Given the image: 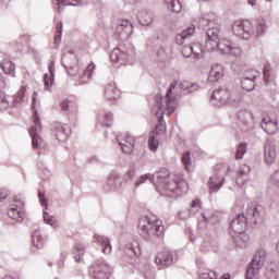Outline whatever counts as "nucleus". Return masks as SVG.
<instances>
[{
  "label": "nucleus",
  "mask_w": 279,
  "mask_h": 279,
  "mask_svg": "<svg viewBox=\"0 0 279 279\" xmlns=\"http://www.w3.org/2000/svg\"><path fill=\"white\" fill-rule=\"evenodd\" d=\"M146 180L154 184L160 195H166L167 197H180L189 191L186 181L182 180V178L171 180L169 178V170L167 169H161L154 174H143L134 182L136 189H138L141 184H145Z\"/></svg>",
  "instance_id": "1"
},
{
  "label": "nucleus",
  "mask_w": 279,
  "mask_h": 279,
  "mask_svg": "<svg viewBox=\"0 0 279 279\" xmlns=\"http://www.w3.org/2000/svg\"><path fill=\"white\" fill-rule=\"evenodd\" d=\"M173 88H175V83L170 84L165 97V104H162V96H156L158 108L156 117L158 119V123L155 126V131L153 132V134L156 136H162V134L167 133V123H165V114L166 117H171L175 112V98L173 97Z\"/></svg>",
  "instance_id": "2"
},
{
  "label": "nucleus",
  "mask_w": 279,
  "mask_h": 279,
  "mask_svg": "<svg viewBox=\"0 0 279 279\" xmlns=\"http://www.w3.org/2000/svg\"><path fill=\"white\" fill-rule=\"evenodd\" d=\"M206 35L207 41L205 49H207V51H219L222 56H231V58H241V56H243V49L239 46H234L230 39H219L218 26L208 28Z\"/></svg>",
  "instance_id": "3"
},
{
  "label": "nucleus",
  "mask_w": 279,
  "mask_h": 279,
  "mask_svg": "<svg viewBox=\"0 0 279 279\" xmlns=\"http://www.w3.org/2000/svg\"><path fill=\"white\" fill-rule=\"evenodd\" d=\"M264 217L265 210H263L262 206L252 205L247 207L245 214H239L232 219L229 229L231 236L243 234L247 228V223L248 226H256L263 221Z\"/></svg>",
  "instance_id": "4"
},
{
  "label": "nucleus",
  "mask_w": 279,
  "mask_h": 279,
  "mask_svg": "<svg viewBox=\"0 0 279 279\" xmlns=\"http://www.w3.org/2000/svg\"><path fill=\"white\" fill-rule=\"evenodd\" d=\"M61 64L72 77L78 75L80 84H88V80L93 77V71H95L96 68V65L90 62L85 70L80 72V62L77 61V56L73 52L64 53L61 59Z\"/></svg>",
  "instance_id": "5"
},
{
  "label": "nucleus",
  "mask_w": 279,
  "mask_h": 279,
  "mask_svg": "<svg viewBox=\"0 0 279 279\" xmlns=\"http://www.w3.org/2000/svg\"><path fill=\"white\" fill-rule=\"evenodd\" d=\"M138 232L147 241L156 243L158 239L165 236V226L162 221L156 218L143 216L138 220Z\"/></svg>",
  "instance_id": "6"
},
{
  "label": "nucleus",
  "mask_w": 279,
  "mask_h": 279,
  "mask_svg": "<svg viewBox=\"0 0 279 279\" xmlns=\"http://www.w3.org/2000/svg\"><path fill=\"white\" fill-rule=\"evenodd\" d=\"M211 101L215 106H232L239 108L243 104V94L236 89L222 86L213 92Z\"/></svg>",
  "instance_id": "7"
},
{
  "label": "nucleus",
  "mask_w": 279,
  "mask_h": 279,
  "mask_svg": "<svg viewBox=\"0 0 279 279\" xmlns=\"http://www.w3.org/2000/svg\"><path fill=\"white\" fill-rule=\"evenodd\" d=\"M136 56V51L134 50V46L132 43L125 40L118 45L111 51L110 60L113 64H125V62H130Z\"/></svg>",
  "instance_id": "8"
},
{
  "label": "nucleus",
  "mask_w": 279,
  "mask_h": 279,
  "mask_svg": "<svg viewBox=\"0 0 279 279\" xmlns=\"http://www.w3.org/2000/svg\"><path fill=\"white\" fill-rule=\"evenodd\" d=\"M231 31L233 36H236L241 40H251V38H254V23L248 20L233 22Z\"/></svg>",
  "instance_id": "9"
},
{
  "label": "nucleus",
  "mask_w": 279,
  "mask_h": 279,
  "mask_svg": "<svg viewBox=\"0 0 279 279\" xmlns=\"http://www.w3.org/2000/svg\"><path fill=\"white\" fill-rule=\"evenodd\" d=\"M265 260H267V252L265 250H258L246 267L245 279H256L258 271L265 265Z\"/></svg>",
  "instance_id": "10"
},
{
  "label": "nucleus",
  "mask_w": 279,
  "mask_h": 279,
  "mask_svg": "<svg viewBox=\"0 0 279 279\" xmlns=\"http://www.w3.org/2000/svg\"><path fill=\"white\" fill-rule=\"evenodd\" d=\"M89 271L93 274L94 279H109L110 274H112V267L106 259L98 258L92 264Z\"/></svg>",
  "instance_id": "11"
},
{
  "label": "nucleus",
  "mask_w": 279,
  "mask_h": 279,
  "mask_svg": "<svg viewBox=\"0 0 279 279\" xmlns=\"http://www.w3.org/2000/svg\"><path fill=\"white\" fill-rule=\"evenodd\" d=\"M34 125H32L28 130V134L32 138V145L34 149H38L43 147V138L38 136L40 130H43V124H40V116H38V111L35 110V114L33 116Z\"/></svg>",
  "instance_id": "12"
},
{
  "label": "nucleus",
  "mask_w": 279,
  "mask_h": 279,
  "mask_svg": "<svg viewBox=\"0 0 279 279\" xmlns=\"http://www.w3.org/2000/svg\"><path fill=\"white\" fill-rule=\"evenodd\" d=\"M134 32V26L132 25V22L129 20H119L117 22L116 28H114V34L121 40H128L130 36H132V33Z\"/></svg>",
  "instance_id": "13"
},
{
  "label": "nucleus",
  "mask_w": 279,
  "mask_h": 279,
  "mask_svg": "<svg viewBox=\"0 0 279 279\" xmlns=\"http://www.w3.org/2000/svg\"><path fill=\"white\" fill-rule=\"evenodd\" d=\"M117 141L123 151V154H132L134 151V145H136V140L134 136L124 133L117 136Z\"/></svg>",
  "instance_id": "14"
},
{
  "label": "nucleus",
  "mask_w": 279,
  "mask_h": 279,
  "mask_svg": "<svg viewBox=\"0 0 279 279\" xmlns=\"http://www.w3.org/2000/svg\"><path fill=\"white\" fill-rule=\"evenodd\" d=\"M278 158V151L276 150V143L267 141L264 145V160L266 165H274Z\"/></svg>",
  "instance_id": "15"
},
{
  "label": "nucleus",
  "mask_w": 279,
  "mask_h": 279,
  "mask_svg": "<svg viewBox=\"0 0 279 279\" xmlns=\"http://www.w3.org/2000/svg\"><path fill=\"white\" fill-rule=\"evenodd\" d=\"M260 128L262 130H264V132H266V134H278V120L270 119L269 117H264L260 123Z\"/></svg>",
  "instance_id": "16"
},
{
  "label": "nucleus",
  "mask_w": 279,
  "mask_h": 279,
  "mask_svg": "<svg viewBox=\"0 0 279 279\" xmlns=\"http://www.w3.org/2000/svg\"><path fill=\"white\" fill-rule=\"evenodd\" d=\"M223 182H226L223 179V172H215L208 180L209 191L211 193H217L219 189L223 186Z\"/></svg>",
  "instance_id": "17"
},
{
  "label": "nucleus",
  "mask_w": 279,
  "mask_h": 279,
  "mask_svg": "<svg viewBox=\"0 0 279 279\" xmlns=\"http://www.w3.org/2000/svg\"><path fill=\"white\" fill-rule=\"evenodd\" d=\"M155 264L159 269H165V267H171L173 265V255H171V252L166 251L162 254H158L155 257Z\"/></svg>",
  "instance_id": "18"
},
{
  "label": "nucleus",
  "mask_w": 279,
  "mask_h": 279,
  "mask_svg": "<svg viewBox=\"0 0 279 279\" xmlns=\"http://www.w3.org/2000/svg\"><path fill=\"white\" fill-rule=\"evenodd\" d=\"M105 98L107 101L114 104L121 99V90H119L116 84H108L105 87Z\"/></svg>",
  "instance_id": "19"
},
{
  "label": "nucleus",
  "mask_w": 279,
  "mask_h": 279,
  "mask_svg": "<svg viewBox=\"0 0 279 279\" xmlns=\"http://www.w3.org/2000/svg\"><path fill=\"white\" fill-rule=\"evenodd\" d=\"M195 35V26L191 25L183 29L181 33L175 35V44L182 47L186 40H191L193 36Z\"/></svg>",
  "instance_id": "20"
},
{
  "label": "nucleus",
  "mask_w": 279,
  "mask_h": 279,
  "mask_svg": "<svg viewBox=\"0 0 279 279\" xmlns=\"http://www.w3.org/2000/svg\"><path fill=\"white\" fill-rule=\"evenodd\" d=\"M267 33V22L263 17H258L253 23V38L265 36Z\"/></svg>",
  "instance_id": "21"
},
{
  "label": "nucleus",
  "mask_w": 279,
  "mask_h": 279,
  "mask_svg": "<svg viewBox=\"0 0 279 279\" xmlns=\"http://www.w3.org/2000/svg\"><path fill=\"white\" fill-rule=\"evenodd\" d=\"M223 75H226L223 65L216 63V64L211 65L209 76H208V82H211V84L215 82H219V80H221V77H223Z\"/></svg>",
  "instance_id": "22"
},
{
  "label": "nucleus",
  "mask_w": 279,
  "mask_h": 279,
  "mask_svg": "<svg viewBox=\"0 0 279 279\" xmlns=\"http://www.w3.org/2000/svg\"><path fill=\"white\" fill-rule=\"evenodd\" d=\"M14 202L16 205H14L8 210V217H10V219H14V221H22L23 211H21V208L23 206V203L22 201H19V198H15Z\"/></svg>",
  "instance_id": "23"
},
{
  "label": "nucleus",
  "mask_w": 279,
  "mask_h": 279,
  "mask_svg": "<svg viewBox=\"0 0 279 279\" xmlns=\"http://www.w3.org/2000/svg\"><path fill=\"white\" fill-rule=\"evenodd\" d=\"M71 132V129H69V125L65 124H58L56 126V138L59 141V143H64L69 138V134Z\"/></svg>",
  "instance_id": "24"
},
{
  "label": "nucleus",
  "mask_w": 279,
  "mask_h": 279,
  "mask_svg": "<svg viewBox=\"0 0 279 279\" xmlns=\"http://www.w3.org/2000/svg\"><path fill=\"white\" fill-rule=\"evenodd\" d=\"M49 74L44 75V84L46 88L53 86L56 82V63L53 61L48 65Z\"/></svg>",
  "instance_id": "25"
},
{
  "label": "nucleus",
  "mask_w": 279,
  "mask_h": 279,
  "mask_svg": "<svg viewBox=\"0 0 279 279\" xmlns=\"http://www.w3.org/2000/svg\"><path fill=\"white\" fill-rule=\"evenodd\" d=\"M94 241L98 245L102 246V254H110L112 252V245L110 244V240L104 235L95 234Z\"/></svg>",
  "instance_id": "26"
},
{
  "label": "nucleus",
  "mask_w": 279,
  "mask_h": 279,
  "mask_svg": "<svg viewBox=\"0 0 279 279\" xmlns=\"http://www.w3.org/2000/svg\"><path fill=\"white\" fill-rule=\"evenodd\" d=\"M60 108L68 114H75V112H77V102H75V100L63 99L60 102Z\"/></svg>",
  "instance_id": "27"
},
{
  "label": "nucleus",
  "mask_w": 279,
  "mask_h": 279,
  "mask_svg": "<svg viewBox=\"0 0 279 279\" xmlns=\"http://www.w3.org/2000/svg\"><path fill=\"white\" fill-rule=\"evenodd\" d=\"M137 21H138L140 25L148 27V25L154 23V13H151L149 11H141L137 14Z\"/></svg>",
  "instance_id": "28"
},
{
  "label": "nucleus",
  "mask_w": 279,
  "mask_h": 279,
  "mask_svg": "<svg viewBox=\"0 0 279 279\" xmlns=\"http://www.w3.org/2000/svg\"><path fill=\"white\" fill-rule=\"evenodd\" d=\"M72 254L76 263H82V258H84V254H86V244L82 242L76 243L74 245Z\"/></svg>",
  "instance_id": "29"
},
{
  "label": "nucleus",
  "mask_w": 279,
  "mask_h": 279,
  "mask_svg": "<svg viewBox=\"0 0 279 279\" xmlns=\"http://www.w3.org/2000/svg\"><path fill=\"white\" fill-rule=\"evenodd\" d=\"M231 236L236 247H247V243L250 242V235L246 234L245 231H243L242 233H234Z\"/></svg>",
  "instance_id": "30"
},
{
  "label": "nucleus",
  "mask_w": 279,
  "mask_h": 279,
  "mask_svg": "<svg viewBox=\"0 0 279 279\" xmlns=\"http://www.w3.org/2000/svg\"><path fill=\"white\" fill-rule=\"evenodd\" d=\"M217 221H218V218L215 214H210L206 211L201 215V218L198 220V226H201V228H205L206 223L215 225L217 223Z\"/></svg>",
  "instance_id": "31"
},
{
  "label": "nucleus",
  "mask_w": 279,
  "mask_h": 279,
  "mask_svg": "<svg viewBox=\"0 0 279 279\" xmlns=\"http://www.w3.org/2000/svg\"><path fill=\"white\" fill-rule=\"evenodd\" d=\"M179 88L183 90V93H195V90H199V85L190 81H181Z\"/></svg>",
  "instance_id": "32"
},
{
  "label": "nucleus",
  "mask_w": 279,
  "mask_h": 279,
  "mask_svg": "<svg viewBox=\"0 0 279 279\" xmlns=\"http://www.w3.org/2000/svg\"><path fill=\"white\" fill-rule=\"evenodd\" d=\"M192 58H194V60H202V58H204V46L202 44H192Z\"/></svg>",
  "instance_id": "33"
},
{
  "label": "nucleus",
  "mask_w": 279,
  "mask_h": 279,
  "mask_svg": "<svg viewBox=\"0 0 279 279\" xmlns=\"http://www.w3.org/2000/svg\"><path fill=\"white\" fill-rule=\"evenodd\" d=\"M0 69H2L3 73H5L7 75H13L16 68L10 59H4L0 63Z\"/></svg>",
  "instance_id": "34"
},
{
  "label": "nucleus",
  "mask_w": 279,
  "mask_h": 279,
  "mask_svg": "<svg viewBox=\"0 0 279 279\" xmlns=\"http://www.w3.org/2000/svg\"><path fill=\"white\" fill-rule=\"evenodd\" d=\"M62 22H57L56 23V34H54V40H53V45H54V49H58V47H60V43H62Z\"/></svg>",
  "instance_id": "35"
},
{
  "label": "nucleus",
  "mask_w": 279,
  "mask_h": 279,
  "mask_svg": "<svg viewBox=\"0 0 279 279\" xmlns=\"http://www.w3.org/2000/svg\"><path fill=\"white\" fill-rule=\"evenodd\" d=\"M204 21H205L208 29H213V27H219V24H217V14H215V13L205 14Z\"/></svg>",
  "instance_id": "36"
},
{
  "label": "nucleus",
  "mask_w": 279,
  "mask_h": 279,
  "mask_svg": "<svg viewBox=\"0 0 279 279\" xmlns=\"http://www.w3.org/2000/svg\"><path fill=\"white\" fill-rule=\"evenodd\" d=\"M165 4L168 10H171V12H175L177 14L182 12V4L180 3V0H165Z\"/></svg>",
  "instance_id": "37"
},
{
  "label": "nucleus",
  "mask_w": 279,
  "mask_h": 279,
  "mask_svg": "<svg viewBox=\"0 0 279 279\" xmlns=\"http://www.w3.org/2000/svg\"><path fill=\"white\" fill-rule=\"evenodd\" d=\"M107 184L109 189H111V191H117V189L121 186V181L119 180V177H117L116 174H110L107 178Z\"/></svg>",
  "instance_id": "38"
},
{
  "label": "nucleus",
  "mask_w": 279,
  "mask_h": 279,
  "mask_svg": "<svg viewBox=\"0 0 279 279\" xmlns=\"http://www.w3.org/2000/svg\"><path fill=\"white\" fill-rule=\"evenodd\" d=\"M32 239L35 247L40 248L43 245H45V238H43L40 230H36L33 233Z\"/></svg>",
  "instance_id": "39"
},
{
  "label": "nucleus",
  "mask_w": 279,
  "mask_h": 279,
  "mask_svg": "<svg viewBox=\"0 0 279 279\" xmlns=\"http://www.w3.org/2000/svg\"><path fill=\"white\" fill-rule=\"evenodd\" d=\"M241 86L243 90H247L248 93L256 88V81H252L250 78H241Z\"/></svg>",
  "instance_id": "40"
},
{
  "label": "nucleus",
  "mask_w": 279,
  "mask_h": 279,
  "mask_svg": "<svg viewBox=\"0 0 279 279\" xmlns=\"http://www.w3.org/2000/svg\"><path fill=\"white\" fill-rule=\"evenodd\" d=\"M99 123L102 128H110L112 125V113L106 112L99 118Z\"/></svg>",
  "instance_id": "41"
},
{
  "label": "nucleus",
  "mask_w": 279,
  "mask_h": 279,
  "mask_svg": "<svg viewBox=\"0 0 279 279\" xmlns=\"http://www.w3.org/2000/svg\"><path fill=\"white\" fill-rule=\"evenodd\" d=\"M250 120H241L240 121V129L242 130V132H250V130H252V128H254V124L252 123V114L246 113Z\"/></svg>",
  "instance_id": "42"
},
{
  "label": "nucleus",
  "mask_w": 279,
  "mask_h": 279,
  "mask_svg": "<svg viewBox=\"0 0 279 279\" xmlns=\"http://www.w3.org/2000/svg\"><path fill=\"white\" fill-rule=\"evenodd\" d=\"M242 77L256 82L257 77H260V72H258V70L248 69L244 72Z\"/></svg>",
  "instance_id": "43"
},
{
  "label": "nucleus",
  "mask_w": 279,
  "mask_h": 279,
  "mask_svg": "<svg viewBox=\"0 0 279 279\" xmlns=\"http://www.w3.org/2000/svg\"><path fill=\"white\" fill-rule=\"evenodd\" d=\"M247 154V144L246 143H241L239 144L235 153V160H241L243 157Z\"/></svg>",
  "instance_id": "44"
},
{
  "label": "nucleus",
  "mask_w": 279,
  "mask_h": 279,
  "mask_svg": "<svg viewBox=\"0 0 279 279\" xmlns=\"http://www.w3.org/2000/svg\"><path fill=\"white\" fill-rule=\"evenodd\" d=\"M266 278L279 279L278 266L270 265L266 270Z\"/></svg>",
  "instance_id": "45"
},
{
  "label": "nucleus",
  "mask_w": 279,
  "mask_h": 279,
  "mask_svg": "<svg viewBox=\"0 0 279 279\" xmlns=\"http://www.w3.org/2000/svg\"><path fill=\"white\" fill-rule=\"evenodd\" d=\"M199 208H202V201H199V199L193 201L192 205H191V209L186 210L187 216H184V217L185 218L186 217H193V215H195V210H199Z\"/></svg>",
  "instance_id": "46"
},
{
  "label": "nucleus",
  "mask_w": 279,
  "mask_h": 279,
  "mask_svg": "<svg viewBox=\"0 0 279 279\" xmlns=\"http://www.w3.org/2000/svg\"><path fill=\"white\" fill-rule=\"evenodd\" d=\"M158 138L156 137V135H154V133L150 134V136L148 137V146L150 151H158Z\"/></svg>",
  "instance_id": "47"
},
{
  "label": "nucleus",
  "mask_w": 279,
  "mask_h": 279,
  "mask_svg": "<svg viewBox=\"0 0 279 279\" xmlns=\"http://www.w3.org/2000/svg\"><path fill=\"white\" fill-rule=\"evenodd\" d=\"M199 279H217V272L215 271L202 272L199 275ZM222 279H230V275H223Z\"/></svg>",
  "instance_id": "48"
},
{
  "label": "nucleus",
  "mask_w": 279,
  "mask_h": 279,
  "mask_svg": "<svg viewBox=\"0 0 279 279\" xmlns=\"http://www.w3.org/2000/svg\"><path fill=\"white\" fill-rule=\"evenodd\" d=\"M252 169L247 165H243L238 169V175H241L242 178H250V172Z\"/></svg>",
  "instance_id": "49"
},
{
  "label": "nucleus",
  "mask_w": 279,
  "mask_h": 279,
  "mask_svg": "<svg viewBox=\"0 0 279 279\" xmlns=\"http://www.w3.org/2000/svg\"><path fill=\"white\" fill-rule=\"evenodd\" d=\"M25 97V86H22L21 89L16 93V95L13 98V104L16 106V104H21Z\"/></svg>",
  "instance_id": "50"
},
{
  "label": "nucleus",
  "mask_w": 279,
  "mask_h": 279,
  "mask_svg": "<svg viewBox=\"0 0 279 279\" xmlns=\"http://www.w3.org/2000/svg\"><path fill=\"white\" fill-rule=\"evenodd\" d=\"M182 162H183V166L185 167V169L187 171H191V153H184L182 155Z\"/></svg>",
  "instance_id": "51"
},
{
  "label": "nucleus",
  "mask_w": 279,
  "mask_h": 279,
  "mask_svg": "<svg viewBox=\"0 0 279 279\" xmlns=\"http://www.w3.org/2000/svg\"><path fill=\"white\" fill-rule=\"evenodd\" d=\"M182 53L184 58H193V44L183 46Z\"/></svg>",
  "instance_id": "52"
},
{
  "label": "nucleus",
  "mask_w": 279,
  "mask_h": 279,
  "mask_svg": "<svg viewBox=\"0 0 279 279\" xmlns=\"http://www.w3.org/2000/svg\"><path fill=\"white\" fill-rule=\"evenodd\" d=\"M271 80H274V74L271 73L269 65H266L264 68V81L271 82Z\"/></svg>",
  "instance_id": "53"
},
{
  "label": "nucleus",
  "mask_w": 279,
  "mask_h": 279,
  "mask_svg": "<svg viewBox=\"0 0 279 279\" xmlns=\"http://www.w3.org/2000/svg\"><path fill=\"white\" fill-rule=\"evenodd\" d=\"M44 221L48 226H56V219H53V217L49 216L47 213H44Z\"/></svg>",
  "instance_id": "54"
},
{
  "label": "nucleus",
  "mask_w": 279,
  "mask_h": 279,
  "mask_svg": "<svg viewBox=\"0 0 279 279\" xmlns=\"http://www.w3.org/2000/svg\"><path fill=\"white\" fill-rule=\"evenodd\" d=\"M88 0H68V4L65 5H86Z\"/></svg>",
  "instance_id": "55"
},
{
  "label": "nucleus",
  "mask_w": 279,
  "mask_h": 279,
  "mask_svg": "<svg viewBox=\"0 0 279 279\" xmlns=\"http://www.w3.org/2000/svg\"><path fill=\"white\" fill-rule=\"evenodd\" d=\"M248 178H243L242 175L236 174L235 178V184L236 186H244V184L247 182Z\"/></svg>",
  "instance_id": "56"
},
{
  "label": "nucleus",
  "mask_w": 279,
  "mask_h": 279,
  "mask_svg": "<svg viewBox=\"0 0 279 279\" xmlns=\"http://www.w3.org/2000/svg\"><path fill=\"white\" fill-rule=\"evenodd\" d=\"M210 242H203L201 245V252L206 254V252H210Z\"/></svg>",
  "instance_id": "57"
},
{
  "label": "nucleus",
  "mask_w": 279,
  "mask_h": 279,
  "mask_svg": "<svg viewBox=\"0 0 279 279\" xmlns=\"http://www.w3.org/2000/svg\"><path fill=\"white\" fill-rule=\"evenodd\" d=\"M0 104H10L3 90H0Z\"/></svg>",
  "instance_id": "58"
},
{
  "label": "nucleus",
  "mask_w": 279,
  "mask_h": 279,
  "mask_svg": "<svg viewBox=\"0 0 279 279\" xmlns=\"http://www.w3.org/2000/svg\"><path fill=\"white\" fill-rule=\"evenodd\" d=\"M126 252H129V256H135L136 252L134 251V247L132 245L126 246Z\"/></svg>",
  "instance_id": "59"
},
{
  "label": "nucleus",
  "mask_w": 279,
  "mask_h": 279,
  "mask_svg": "<svg viewBox=\"0 0 279 279\" xmlns=\"http://www.w3.org/2000/svg\"><path fill=\"white\" fill-rule=\"evenodd\" d=\"M39 201L44 206H47V198L45 197V194H43V192H39Z\"/></svg>",
  "instance_id": "60"
},
{
  "label": "nucleus",
  "mask_w": 279,
  "mask_h": 279,
  "mask_svg": "<svg viewBox=\"0 0 279 279\" xmlns=\"http://www.w3.org/2000/svg\"><path fill=\"white\" fill-rule=\"evenodd\" d=\"M53 3H57V5H68L70 2L68 0H54Z\"/></svg>",
  "instance_id": "61"
},
{
  "label": "nucleus",
  "mask_w": 279,
  "mask_h": 279,
  "mask_svg": "<svg viewBox=\"0 0 279 279\" xmlns=\"http://www.w3.org/2000/svg\"><path fill=\"white\" fill-rule=\"evenodd\" d=\"M126 175H128V178H129L130 180H133V179H134V175H136V173L134 172V170H130Z\"/></svg>",
  "instance_id": "62"
},
{
  "label": "nucleus",
  "mask_w": 279,
  "mask_h": 279,
  "mask_svg": "<svg viewBox=\"0 0 279 279\" xmlns=\"http://www.w3.org/2000/svg\"><path fill=\"white\" fill-rule=\"evenodd\" d=\"M247 3H248V5L254 7V5H256L257 1L256 0H247Z\"/></svg>",
  "instance_id": "63"
},
{
  "label": "nucleus",
  "mask_w": 279,
  "mask_h": 279,
  "mask_svg": "<svg viewBox=\"0 0 279 279\" xmlns=\"http://www.w3.org/2000/svg\"><path fill=\"white\" fill-rule=\"evenodd\" d=\"M3 279H19V278L12 277V276H5Z\"/></svg>",
  "instance_id": "64"
}]
</instances>
